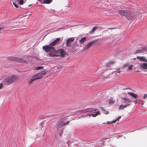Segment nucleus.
Wrapping results in <instances>:
<instances>
[{
    "label": "nucleus",
    "instance_id": "30",
    "mask_svg": "<svg viewBox=\"0 0 147 147\" xmlns=\"http://www.w3.org/2000/svg\"><path fill=\"white\" fill-rule=\"evenodd\" d=\"M112 123H113V121H112V122L108 121L107 122V124H112Z\"/></svg>",
    "mask_w": 147,
    "mask_h": 147
},
{
    "label": "nucleus",
    "instance_id": "14",
    "mask_svg": "<svg viewBox=\"0 0 147 147\" xmlns=\"http://www.w3.org/2000/svg\"><path fill=\"white\" fill-rule=\"evenodd\" d=\"M60 56H61L62 57H64V56L66 55V53L63 49H60Z\"/></svg>",
    "mask_w": 147,
    "mask_h": 147
},
{
    "label": "nucleus",
    "instance_id": "39",
    "mask_svg": "<svg viewBox=\"0 0 147 147\" xmlns=\"http://www.w3.org/2000/svg\"><path fill=\"white\" fill-rule=\"evenodd\" d=\"M74 45L73 46H72V47H73V48H74V47H76V46H75H75H75V45Z\"/></svg>",
    "mask_w": 147,
    "mask_h": 147
},
{
    "label": "nucleus",
    "instance_id": "2",
    "mask_svg": "<svg viewBox=\"0 0 147 147\" xmlns=\"http://www.w3.org/2000/svg\"><path fill=\"white\" fill-rule=\"evenodd\" d=\"M118 12L121 16H125L129 20H132L135 18L134 13L129 10H119Z\"/></svg>",
    "mask_w": 147,
    "mask_h": 147
},
{
    "label": "nucleus",
    "instance_id": "43",
    "mask_svg": "<svg viewBox=\"0 0 147 147\" xmlns=\"http://www.w3.org/2000/svg\"><path fill=\"white\" fill-rule=\"evenodd\" d=\"M17 18V17L15 18V19H16V18Z\"/></svg>",
    "mask_w": 147,
    "mask_h": 147
},
{
    "label": "nucleus",
    "instance_id": "38",
    "mask_svg": "<svg viewBox=\"0 0 147 147\" xmlns=\"http://www.w3.org/2000/svg\"><path fill=\"white\" fill-rule=\"evenodd\" d=\"M144 48L145 49V50H146L147 51V47H144Z\"/></svg>",
    "mask_w": 147,
    "mask_h": 147
},
{
    "label": "nucleus",
    "instance_id": "4",
    "mask_svg": "<svg viewBox=\"0 0 147 147\" xmlns=\"http://www.w3.org/2000/svg\"><path fill=\"white\" fill-rule=\"evenodd\" d=\"M121 101L123 103H125V104L120 105V107L118 108L119 110H123L126 107L129 106L130 105L131 100L128 98L124 97L121 98Z\"/></svg>",
    "mask_w": 147,
    "mask_h": 147
},
{
    "label": "nucleus",
    "instance_id": "9",
    "mask_svg": "<svg viewBox=\"0 0 147 147\" xmlns=\"http://www.w3.org/2000/svg\"><path fill=\"white\" fill-rule=\"evenodd\" d=\"M62 126L58 123V124H57V132L59 131V135L60 136H61V134L62 133V131L60 129L62 127Z\"/></svg>",
    "mask_w": 147,
    "mask_h": 147
},
{
    "label": "nucleus",
    "instance_id": "45",
    "mask_svg": "<svg viewBox=\"0 0 147 147\" xmlns=\"http://www.w3.org/2000/svg\"><path fill=\"white\" fill-rule=\"evenodd\" d=\"M146 94V96H147V94Z\"/></svg>",
    "mask_w": 147,
    "mask_h": 147
},
{
    "label": "nucleus",
    "instance_id": "12",
    "mask_svg": "<svg viewBox=\"0 0 147 147\" xmlns=\"http://www.w3.org/2000/svg\"><path fill=\"white\" fill-rule=\"evenodd\" d=\"M136 58L141 61L145 62H147V59L144 57H140L137 56L136 57Z\"/></svg>",
    "mask_w": 147,
    "mask_h": 147
},
{
    "label": "nucleus",
    "instance_id": "26",
    "mask_svg": "<svg viewBox=\"0 0 147 147\" xmlns=\"http://www.w3.org/2000/svg\"><path fill=\"white\" fill-rule=\"evenodd\" d=\"M32 78L34 80L38 79L36 74L33 76Z\"/></svg>",
    "mask_w": 147,
    "mask_h": 147
},
{
    "label": "nucleus",
    "instance_id": "17",
    "mask_svg": "<svg viewBox=\"0 0 147 147\" xmlns=\"http://www.w3.org/2000/svg\"><path fill=\"white\" fill-rule=\"evenodd\" d=\"M97 28H98V27L97 26L94 27L91 30H90V34L93 33Z\"/></svg>",
    "mask_w": 147,
    "mask_h": 147
},
{
    "label": "nucleus",
    "instance_id": "46",
    "mask_svg": "<svg viewBox=\"0 0 147 147\" xmlns=\"http://www.w3.org/2000/svg\"><path fill=\"white\" fill-rule=\"evenodd\" d=\"M105 124V123H103V124Z\"/></svg>",
    "mask_w": 147,
    "mask_h": 147
},
{
    "label": "nucleus",
    "instance_id": "13",
    "mask_svg": "<svg viewBox=\"0 0 147 147\" xmlns=\"http://www.w3.org/2000/svg\"><path fill=\"white\" fill-rule=\"evenodd\" d=\"M140 67L141 68L144 69H147V63H141L140 65Z\"/></svg>",
    "mask_w": 147,
    "mask_h": 147
},
{
    "label": "nucleus",
    "instance_id": "15",
    "mask_svg": "<svg viewBox=\"0 0 147 147\" xmlns=\"http://www.w3.org/2000/svg\"><path fill=\"white\" fill-rule=\"evenodd\" d=\"M86 41V37H83L80 39L79 42L80 44H82L84 43Z\"/></svg>",
    "mask_w": 147,
    "mask_h": 147
},
{
    "label": "nucleus",
    "instance_id": "25",
    "mask_svg": "<svg viewBox=\"0 0 147 147\" xmlns=\"http://www.w3.org/2000/svg\"><path fill=\"white\" fill-rule=\"evenodd\" d=\"M111 99V100L109 101V103L111 104L114 103L115 102V100H113L112 99Z\"/></svg>",
    "mask_w": 147,
    "mask_h": 147
},
{
    "label": "nucleus",
    "instance_id": "34",
    "mask_svg": "<svg viewBox=\"0 0 147 147\" xmlns=\"http://www.w3.org/2000/svg\"><path fill=\"white\" fill-rule=\"evenodd\" d=\"M69 121L66 122H65V125H68L69 124Z\"/></svg>",
    "mask_w": 147,
    "mask_h": 147
},
{
    "label": "nucleus",
    "instance_id": "10",
    "mask_svg": "<svg viewBox=\"0 0 147 147\" xmlns=\"http://www.w3.org/2000/svg\"><path fill=\"white\" fill-rule=\"evenodd\" d=\"M145 51V49L144 47L140 48V49L136 50L135 51L134 53L135 54L137 53H142Z\"/></svg>",
    "mask_w": 147,
    "mask_h": 147
},
{
    "label": "nucleus",
    "instance_id": "21",
    "mask_svg": "<svg viewBox=\"0 0 147 147\" xmlns=\"http://www.w3.org/2000/svg\"><path fill=\"white\" fill-rule=\"evenodd\" d=\"M34 80H35L32 77L31 79H30L29 81L28 82V84L29 85L31 84L33 82Z\"/></svg>",
    "mask_w": 147,
    "mask_h": 147
},
{
    "label": "nucleus",
    "instance_id": "36",
    "mask_svg": "<svg viewBox=\"0 0 147 147\" xmlns=\"http://www.w3.org/2000/svg\"><path fill=\"white\" fill-rule=\"evenodd\" d=\"M5 28L4 27H0V30H1L2 29H4Z\"/></svg>",
    "mask_w": 147,
    "mask_h": 147
},
{
    "label": "nucleus",
    "instance_id": "40",
    "mask_svg": "<svg viewBox=\"0 0 147 147\" xmlns=\"http://www.w3.org/2000/svg\"><path fill=\"white\" fill-rule=\"evenodd\" d=\"M144 104V102L143 101H142V105H143Z\"/></svg>",
    "mask_w": 147,
    "mask_h": 147
},
{
    "label": "nucleus",
    "instance_id": "8",
    "mask_svg": "<svg viewBox=\"0 0 147 147\" xmlns=\"http://www.w3.org/2000/svg\"><path fill=\"white\" fill-rule=\"evenodd\" d=\"M94 41H91L88 43L83 49V51H85L90 48L94 43Z\"/></svg>",
    "mask_w": 147,
    "mask_h": 147
},
{
    "label": "nucleus",
    "instance_id": "20",
    "mask_svg": "<svg viewBox=\"0 0 147 147\" xmlns=\"http://www.w3.org/2000/svg\"><path fill=\"white\" fill-rule=\"evenodd\" d=\"M115 63L114 61H112L109 62L107 64V67H109L110 66L114 64Z\"/></svg>",
    "mask_w": 147,
    "mask_h": 147
},
{
    "label": "nucleus",
    "instance_id": "18",
    "mask_svg": "<svg viewBox=\"0 0 147 147\" xmlns=\"http://www.w3.org/2000/svg\"><path fill=\"white\" fill-rule=\"evenodd\" d=\"M53 0H44L43 1V3L46 4H49L51 3Z\"/></svg>",
    "mask_w": 147,
    "mask_h": 147
},
{
    "label": "nucleus",
    "instance_id": "11",
    "mask_svg": "<svg viewBox=\"0 0 147 147\" xmlns=\"http://www.w3.org/2000/svg\"><path fill=\"white\" fill-rule=\"evenodd\" d=\"M46 72L45 71H42L41 72L36 74L38 79L42 78L44 75H45Z\"/></svg>",
    "mask_w": 147,
    "mask_h": 147
},
{
    "label": "nucleus",
    "instance_id": "3",
    "mask_svg": "<svg viewBox=\"0 0 147 147\" xmlns=\"http://www.w3.org/2000/svg\"><path fill=\"white\" fill-rule=\"evenodd\" d=\"M18 79V77L16 75H12L5 78L3 82L4 84L6 85L14 83Z\"/></svg>",
    "mask_w": 147,
    "mask_h": 147
},
{
    "label": "nucleus",
    "instance_id": "22",
    "mask_svg": "<svg viewBox=\"0 0 147 147\" xmlns=\"http://www.w3.org/2000/svg\"><path fill=\"white\" fill-rule=\"evenodd\" d=\"M43 68V67L42 66H38V67H35L34 69L37 70H38L39 69H42Z\"/></svg>",
    "mask_w": 147,
    "mask_h": 147
},
{
    "label": "nucleus",
    "instance_id": "16",
    "mask_svg": "<svg viewBox=\"0 0 147 147\" xmlns=\"http://www.w3.org/2000/svg\"><path fill=\"white\" fill-rule=\"evenodd\" d=\"M128 94L131 96L133 98H136L138 96L136 94H135L133 92H129L128 93Z\"/></svg>",
    "mask_w": 147,
    "mask_h": 147
},
{
    "label": "nucleus",
    "instance_id": "44",
    "mask_svg": "<svg viewBox=\"0 0 147 147\" xmlns=\"http://www.w3.org/2000/svg\"><path fill=\"white\" fill-rule=\"evenodd\" d=\"M134 60H135V59H136V58H134Z\"/></svg>",
    "mask_w": 147,
    "mask_h": 147
},
{
    "label": "nucleus",
    "instance_id": "37",
    "mask_svg": "<svg viewBox=\"0 0 147 147\" xmlns=\"http://www.w3.org/2000/svg\"><path fill=\"white\" fill-rule=\"evenodd\" d=\"M133 102H135V104L137 103V101L136 100H135L133 101Z\"/></svg>",
    "mask_w": 147,
    "mask_h": 147
},
{
    "label": "nucleus",
    "instance_id": "28",
    "mask_svg": "<svg viewBox=\"0 0 147 147\" xmlns=\"http://www.w3.org/2000/svg\"><path fill=\"white\" fill-rule=\"evenodd\" d=\"M23 0H20L19 1V3L20 5H23L24 3Z\"/></svg>",
    "mask_w": 147,
    "mask_h": 147
},
{
    "label": "nucleus",
    "instance_id": "31",
    "mask_svg": "<svg viewBox=\"0 0 147 147\" xmlns=\"http://www.w3.org/2000/svg\"><path fill=\"white\" fill-rule=\"evenodd\" d=\"M13 4L16 7L18 8V5H16V4L14 3V2H13Z\"/></svg>",
    "mask_w": 147,
    "mask_h": 147
},
{
    "label": "nucleus",
    "instance_id": "23",
    "mask_svg": "<svg viewBox=\"0 0 147 147\" xmlns=\"http://www.w3.org/2000/svg\"><path fill=\"white\" fill-rule=\"evenodd\" d=\"M121 116H119V117L117 119H116L115 120L113 121V123H115L117 121H119V119L121 118Z\"/></svg>",
    "mask_w": 147,
    "mask_h": 147
},
{
    "label": "nucleus",
    "instance_id": "7",
    "mask_svg": "<svg viewBox=\"0 0 147 147\" xmlns=\"http://www.w3.org/2000/svg\"><path fill=\"white\" fill-rule=\"evenodd\" d=\"M75 39L74 37H71L68 38L66 40V46L67 47H69L71 46V43L74 41Z\"/></svg>",
    "mask_w": 147,
    "mask_h": 147
},
{
    "label": "nucleus",
    "instance_id": "32",
    "mask_svg": "<svg viewBox=\"0 0 147 147\" xmlns=\"http://www.w3.org/2000/svg\"><path fill=\"white\" fill-rule=\"evenodd\" d=\"M3 85L2 83L0 84V89H2L3 88Z\"/></svg>",
    "mask_w": 147,
    "mask_h": 147
},
{
    "label": "nucleus",
    "instance_id": "27",
    "mask_svg": "<svg viewBox=\"0 0 147 147\" xmlns=\"http://www.w3.org/2000/svg\"><path fill=\"white\" fill-rule=\"evenodd\" d=\"M101 109L103 111H105V113L106 114H108V113H109V112L108 111H106L104 108L101 107Z\"/></svg>",
    "mask_w": 147,
    "mask_h": 147
},
{
    "label": "nucleus",
    "instance_id": "24",
    "mask_svg": "<svg viewBox=\"0 0 147 147\" xmlns=\"http://www.w3.org/2000/svg\"><path fill=\"white\" fill-rule=\"evenodd\" d=\"M133 67V65H130L127 68V69L129 71L131 70L132 69V68Z\"/></svg>",
    "mask_w": 147,
    "mask_h": 147
},
{
    "label": "nucleus",
    "instance_id": "41",
    "mask_svg": "<svg viewBox=\"0 0 147 147\" xmlns=\"http://www.w3.org/2000/svg\"><path fill=\"white\" fill-rule=\"evenodd\" d=\"M117 72L118 73H119L121 72V71H117Z\"/></svg>",
    "mask_w": 147,
    "mask_h": 147
},
{
    "label": "nucleus",
    "instance_id": "5",
    "mask_svg": "<svg viewBox=\"0 0 147 147\" xmlns=\"http://www.w3.org/2000/svg\"><path fill=\"white\" fill-rule=\"evenodd\" d=\"M96 110L93 109L92 108H90L86 109L83 110V112L88 113L90 116H92L94 117H95L97 116L98 114L100 115L99 111H98L96 112Z\"/></svg>",
    "mask_w": 147,
    "mask_h": 147
},
{
    "label": "nucleus",
    "instance_id": "6",
    "mask_svg": "<svg viewBox=\"0 0 147 147\" xmlns=\"http://www.w3.org/2000/svg\"><path fill=\"white\" fill-rule=\"evenodd\" d=\"M8 60L9 61L20 62H24V59H23L14 56H10L9 57L8 59Z\"/></svg>",
    "mask_w": 147,
    "mask_h": 147
},
{
    "label": "nucleus",
    "instance_id": "1",
    "mask_svg": "<svg viewBox=\"0 0 147 147\" xmlns=\"http://www.w3.org/2000/svg\"><path fill=\"white\" fill-rule=\"evenodd\" d=\"M61 40L60 38H57L54 41L50 43L48 45L43 46L42 49L46 52H50L49 56L51 57L60 56V49L56 50L54 47L58 44Z\"/></svg>",
    "mask_w": 147,
    "mask_h": 147
},
{
    "label": "nucleus",
    "instance_id": "19",
    "mask_svg": "<svg viewBox=\"0 0 147 147\" xmlns=\"http://www.w3.org/2000/svg\"><path fill=\"white\" fill-rule=\"evenodd\" d=\"M59 123L62 126L65 125L64 121L63 119H61L59 121Z\"/></svg>",
    "mask_w": 147,
    "mask_h": 147
},
{
    "label": "nucleus",
    "instance_id": "42",
    "mask_svg": "<svg viewBox=\"0 0 147 147\" xmlns=\"http://www.w3.org/2000/svg\"><path fill=\"white\" fill-rule=\"evenodd\" d=\"M113 29V28H109V29H110V30H112Z\"/></svg>",
    "mask_w": 147,
    "mask_h": 147
},
{
    "label": "nucleus",
    "instance_id": "29",
    "mask_svg": "<svg viewBox=\"0 0 147 147\" xmlns=\"http://www.w3.org/2000/svg\"><path fill=\"white\" fill-rule=\"evenodd\" d=\"M128 65H128V63H127L124 64L123 66V68H125L126 67H127Z\"/></svg>",
    "mask_w": 147,
    "mask_h": 147
},
{
    "label": "nucleus",
    "instance_id": "33",
    "mask_svg": "<svg viewBox=\"0 0 147 147\" xmlns=\"http://www.w3.org/2000/svg\"><path fill=\"white\" fill-rule=\"evenodd\" d=\"M147 97V96H146V94H145L144 95V96H143V98L144 99H145Z\"/></svg>",
    "mask_w": 147,
    "mask_h": 147
},
{
    "label": "nucleus",
    "instance_id": "35",
    "mask_svg": "<svg viewBox=\"0 0 147 147\" xmlns=\"http://www.w3.org/2000/svg\"><path fill=\"white\" fill-rule=\"evenodd\" d=\"M62 67L61 66H60L57 67V69H59L61 68Z\"/></svg>",
    "mask_w": 147,
    "mask_h": 147
}]
</instances>
